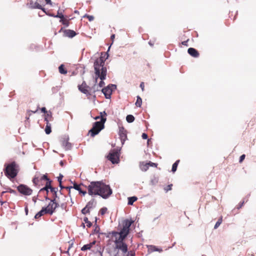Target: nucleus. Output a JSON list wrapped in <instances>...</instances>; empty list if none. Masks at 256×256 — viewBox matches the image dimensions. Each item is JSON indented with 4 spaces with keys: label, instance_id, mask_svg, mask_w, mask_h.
I'll return each mask as SVG.
<instances>
[{
    "label": "nucleus",
    "instance_id": "1",
    "mask_svg": "<svg viewBox=\"0 0 256 256\" xmlns=\"http://www.w3.org/2000/svg\"><path fill=\"white\" fill-rule=\"evenodd\" d=\"M133 222L134 220L126 219L123 221L122 228L119 232L112 231V235L115 238L114 240L115 244L114 251L116 252L114 256L118 255L119 250H121L123 254L127 253L128 244L124 242V240L130 232V227Z\"/></svg>",
    "mask_w": 256,
    "mask_h": 256
},
{
    "label": "nucleus",
    "instance_id": "2",
    "mask_svg": "<svg viewBox=\"0 0 256 256\" xmlns=\"http://www.w3.org/2000/svg\"><path fill=\"white\" fill-rule=\"evenodd\" d=\"M88 193L91 196H100L104 199L108 198L112 193L109 185L102 181H93L87 186Z\"/></svg>",
    "mask_w": 256,
    "mask_h": 256
},
{
    "label": "nucleus",
    "instance_id": "3",
    "mask_svg": "<svg viewBox=\"0 0 256 256\" xmlns=\"http://www.w3.org/2000/svg\"><path fill=\"white\" fill-rule=\"evenodd\" d=\"M104 62L105 60L104 59L102 56H100L99 58L96 60L94 64L95 74L101 80L98 85V88L103 87L105 84L104 80L106 78L107 69L104 66Z\"/></svg>",
    "mask_w": 256,
    "mask_h": 256
},
{
    "label": "nucleus",
    "instance_id": "4",
    "mask_svg": "<svg viewBox=\"0 0 256 256\" xmlns=\"http://www.w3.org/2000/svg\"><path fill=\"white\" fill-rule=\"evenodd\" d=\"M106 120V118H102L100 121H97L93 124L92 128L89 130L91 136L97 135L104 128V123Z\"/></svg>",
    "mask_w": 256,
    "mask_h": 256
},
{
    "label": "nucleus",
    "instance_id": "5",
    "mask_svg": "<svg viewBox=\"0 0 256 256\" xmlns=\"http://www.w3.org/2000/svg\"><path fill=\"white\" fill-rule=\"evenodd\" d=\"M4 166V172L5 175L10 179L14 178L18 174L17 166L16 162H12L10 164H6Z\"/></svg>",
    "mask_w": 256,
    "mask_h": 256
},
{
    "label": "nucleus",
    "instance_id": "6",
    "mask_svg": "<svg viewBox=\"0 0 256 256\" xmlns=\"http://www.w3.org/2000/svg\"><path fill=\"white\" fill-rule=\"evenodd\" d=\"M116 88V84H110L107 86L103 88L102 92L106 98L110 99L111 98L112 92Z\"/></svg>",
    "mask_w": 256,
    "mask_h": 256
},
{
    "label": "nucleus",
    "instance_id": "7",
    "mask_svg": "<svg viewBox=\"0 0 256 256\" xmlns=\"http://www.w3.org/2000/svg\"><path fill=\"white\" fill-rule=\"evenodd\" d=\"M106 158L112 164H118L120 161L118 152L115 150L110 152Z\"/></svg>",
    "mask_w": 256,
    "mask_h": 256
},
{
    "label": "nucleus",
    "instance_id": "8",
    "mask_svg": "<svg viewBox=\"0 0 256 256\" xmlns=\"http://www.w3.org/2000/svg\"><path fill=\"white\" fill-rule=\"evenodd\" d=\"M17 189L20 194L25 196L31 195L32 192V190L30 188L24 184H20Z\"/></svg>",
    "mask_w": 256,
    "mask_h": 256
},
{
    "label": "nucleus",
    "instance_id": "9",
    "mask_svg": "<svg viewBox=\"0 0 256 256\" xmlns=\"http://www.w3.org/2000/svg\"><path fill=\"white\" fill-rule=\"evenodd\" d=\"M78 88L80 91L86 94L87 96L91 95L90 92L88 90V88L89 89L90 86L86 84L85 81H84L81 85H79Z\"/></svg>",
    "mask_w": 256,
    "mask_h": 256
},
{
    "label": "nucleus",
    "instance_id": "10",
    "mask_svg": "<svg viewBox=\"0 0 256 256\" xmlns=\"http://www.w3.org/2000/svg\"><path fill=\"white\" fill-rule=\"evenodd\" d=\"M69 137L68 136H64L62 138V144L65 150H69L72 148V144L68 142Z\"/></svg>",
    "mask_w": 256,
    "mask_h": 256
},
{
    "label": "nucleus",
    "instance_id": "11",
    "mask_svg": "<svg viewBox=\"0 0 256 256\" xmlns=\"http://www.w3.org/2000/svg\"><path fill=\"white\" fill-rule=\"evenodd\" d=\"M119 136L122 142V144H124V141L127 138L126 130H124V127L120 128Z\"/></svg>",
    "mask_w": 256,
    "mask_h": 256
},
{
    "label": "nucleus",
    "instance_id": "12",
    "mask_svg": "<svg viewBox=\"0 0 256 256\" xmlns=\"http://www.w3.org/2000/svg\"><path fill=\"white\" fill-rule=\"evenodd\" d=\"M52 182V180H50L48 182H46L45 186L44 188H42L39 190V192H40L43 191H46V194H48L49 192L48 190H50L51 191V188H54L51 185Z\"/></svg>",
    "mask_w": 256,
    "mask_h": 256
},
{
    "label": "nucleus",
    "instance_id": "13",
    "mask_svg": "<svg viewBox=\"0 0 256 256\" xmlns=\"http://www.w3.org/2000/svg\"><path fill=\"white\" fill-rule=\"evenodd\" d=\"M188 54L194 58H198L199 56L198 51L192 48H190L188 50Z\"/></svg>",
    "mask_w": 256,
    "mask_h": 256
},
{
    "label": "nucleus",
    "instance_id": "14",
    "mask_svg": "<svg viewBox=\"0 0 256 256\" xmlns=\"http://www.w3.org/2000/svg\"><path fill=\"white\" fill-rule=\"evenodd\" d=\"M28 6L31 9L34 8H41V5L38 2L34 3L32 0H30L29 3L27 4Z\"/></svg>",
    "mask_w": 256,
    "mask_h": 256
},
{
    "label": "nucleus",
    "instance_id": "15",
    "mask_svg": "<svg viewBox=\"0 0 256 256\" xmlns=\"http://www.w3.org/2000/svg\"><path fill=\"white\" fill-rule=\"evenodd\" d=\"M64 34L66 36L70 38L74 37L76 34V32L71 30H64Z\"/></svg>",
    "mask_w": 256,
    "mask_h": 256
},
{
    "label": "nucleus",
    "instance_id": "16",
    "mask_svg": "<svg viewBox=\"0 0 256 256\" xmlns=\"http://www.w3.org/2000/svg\"><path fill=\"white\" fill-rule=\"evenodd\" d=\"M73 186V188L75 189L76 190L78 191L79 194H82L83 196H84L86 194V191L82 190L80 185L74 182Z\"/></svg>",
    "mask_w": 256,
    "mask_h": 256
},
{
    "label": "nucleus",
    "instance_id": "17",
    "mask_svg": "<svg viewBox=\"0 0 256 256\" xmlns=\"http://www.w3.org/2000/svg\"><path fill=\"white\" fill-rule=\"evenodd\" d=\"M147 247L148 248V250L150 251V252H162V248H158L156 246L153 245L147 246Z\"/></svg>",
    "mask_w": 256,
    "mask_h": 256
},
{
    "label": "nucleus",
    "instance_id": "18",
    "mask_svg": "<svg viewBox=\"0 0 256 256\" xmlns=\"http://www.w3.org/2000/svg\"><path fill=\"white\" fill-rule=\"evenodd\" d=\"M96 204V202L94 198H92L90 202H88L86 206L90 210L92 208L95 207Z\"/></svg>",
    "mask_w": 256,
    "mask_h": 256
},
{
    "label": "nucleus",
    "instance_id": "19",
    "mask_svg": "<svg viewBox=\"0 0 256 256\" xmlns=\"http://www.w3.org/2000/svg\"><path fill=\"white\" fill-rule=\"evenodd\" d=\"M50 203H49L48 206L46 207H42V210L44 212V214H49L50 215L52 214V211L50 210Z\"/></svg>",
    "mask_w": 256,
    "mask_h": 256
},
{
    "label": "nucleus",
    "instance_id": "20",
    "mask_svg": "<svg viewBox=\"0 0 256 256\" xmlns=\"http://www.w3.org/2000/svg\"><path fill=\"white\" fill-rule=\"evenodd\" d=\"M52 112L50 110H48V112L44 114V121L48 122H49V121L52 120Z\"/></svg>",
    "mask_w": 256,
    "mask_h": 256
},
{
    "label": "nucleus",
    "instance_id": "21",
    "mask_svg": "<svg viewBox=\"0 0 256 256\" xmlns=\"http://www.w3.org/2000/svg\"><path fill=\"white\" fill-rule=\"evenodd\" d=\"M97 220H98V218L96 217V218H95V222H94V226L95 227V228L94 230V233L99 234L100 232V228L97 224Z\"/></svg>",
    "mask_w": 256,
    "mask_h": 256
},
{
    "label": "nucleus",
    "instance_id": "22",
    "mask_svg": "<svg viewBox=\"0 0 256 256\" xmlns=\"http://www.w3.org/2000/svg\"><path fill=\"white\" fill-rule=\"evenodd\" d=\"M58 70L60 73L61 74H67V70L64 68V66L63 64H60L58 67Z\"/></svg>",
    "mask_w": 256,
    "mask_h": 256
},
{
    "label": "nucleus",
    "instance_id": "23",
    "mask_svg": "<svg viewBox=\"0 0 256 256\" xmlns=\"http://www.w3.org/2000/svg\"><path fill=\"white\" fill-rule=\"evenodd\" d=\"M46 125L44 130L46 134H49L52 132L51 124L49 122H46Z\"/></svg>",
    "mask_w": 256,
    "mask_h": 256
},
{
    "label": "nucleus",
    "instance_id": "24",
    "mask_svg": "<svg viewBox=\"0 0 256 256\" xmlns=\"http://www.w3.org/2000/svg\"><path fill=\"white\" fill-rule=\"evenodd\" d=\"M138 200L137 197L135 196H131L128 198V205H132L134 202H136Z\"/></svg>",
    "mask_w": 256,
    "mask_h": 256
},
{
    "label": "nucleus",
    "instance_id": "25",
    "mask_svg": "<svg viewBox=\"0 0 256 256\" xmlns=\"http://www.w3.org/2000/svg\"><path fill=\"white\" fill-rule=\"evenodd\" d=\"M98 86L96 84H94L92 87L89 88V90L92 92L94 93L99 90Z\"/></svg>",
    "mask_w": 256,
    "mask_h": 256
},
{
    "label": "nucleus",
    "instance_id": "26",
    "mask_svg": "<svg viewBox=\"0 0 256 256\" xmlns=\"http://www.w3.org/2000/svg\"><path fill=\"white\" fill-rule=\"evenodd\" d=\"M149 166L147 164V163L144 164V162L140 163V168L142 171L146 172V171Z\"/></svg>",
    "mask_w": 256,
    "mask_h": 256
},
{
    "label": "nucleus",
    "instance_id": "27",
    "mask_svg": "<svg viewBox=\"0 0 256 256\" xmlns=\"http://www.w3.org/2000/svg\"><path fill=\"white\" fill-rule=\"evenodd\" d=\"M134 117L132 114H128L126 116V120L128 122L131 123L134 120Z\"/></svg>",
    "mask_w": 256,
    "mask_h": 256
},
{
    "label": "nucleus",
    "instance_id": "28",
    "mask_svg": "<svg viewBox=\"0 0 256 256\" xmlns=\"http://www.w3.org/2000/svg\"><path fill=\"white\" fill-rule=\"evenodd\" d=\"M136 98H137L136 102L135 104L136 106L137 107H140L142 106V99L139 96H136Z\"/></svg>",
    "mask_w": 256,
    "mask_h": 256
},
{
    "label": "nucleus",
    "instance_id": "29",
    "mask_svg": "<svg viewBox=\"0 0 256 256\" xmlns=\"http://www.w3.org/2000/svg\"><path fill=\"white\" fill-rule=\"evenodd\" d=\"M180 162V160H177L172 166V171L173 172H174L176 170H177V167H178V164Z\"/></svg>",
    "mask_w": 256,
    "mask_h": 256
},
{
    "label": "nucleus",
    "instance_id": "30",
    "mask_svg": "<svg viewBox=\"0 0 256 256\" xmlns=\"http://www.w3.org/2000/svg\"><path fill=\"white\" fill-rule=\"evenodd\" d=\"M57 190L58 188H51V192L53 193V198H54L56 200V198H58L57 196Z\"/></svg>",
    "mask_w": 256,
    "mask_h": 256
},
{
    "label": "nucleus",
    "instance_id": "31",
    "mask_svg": "<svg viewBox=\"0 0 256 256\" xmlns=\"http://www.w3.org/2000/svg\"><path fill=\"white\" fill-rule=\"evenodd\" d=\"M84 221L85 222V223L86 224V226L88 228H90L92 226V223L88 220V218L87 217H84Z\"/></svg>",
    "mask_w": 256,
    "mask_h": 256
},
{
    "label": "nucleus",
    "instance_id": "32",
    "mask_svg": "<svg viewBox=\"0 0 256 256\" xmlns=\"http://www.w3.org/2000/svg\"><path fill=\"white\" fill-rule=\"evenodd\" d=\"M222 222V217L220 218L214 226V229H216Z\"/></svg>",
    "mask_w": 256,
    "mask_h": 256
},
{
    "label": "nucleus",
    "instance_id": "33",
    "mask_svg": "<svg viewBox=\"0 0 256 256\" xmlns=\"http://www.w3.org/2000/svg\"><path fill=\"white\" fill-rule=\"evenodd\" d=\"M44 214V212H42V210H41L40 212H38L34 216V218L37 219V218H40L42 216H43Z\"/></svg>",
    "mask_w": 256,
    "mask_h": 256
},
{
    "label": "nucleus",
    "instance_id": "34",
    "mask_svg": "<svg viewBox=\"0 0 256 256\" xmlns=\"http://www.w3.org/2000/svg\"><path fill=\"white\" fill-rule=\"evenodd\" d=\"M90 246L88 244H84L81 250L82 251H86L88 250H90Z\"/></svg>",
    "mask_w": 256,
    "mask_h": 256
},
{
    "label": "nucleus",
    "instance_id": "35",
    "mask_svg": "<svg viewBox=\"0 0 256 256\" xmlns=\"http://www.w3.org/2000/svg\"><path fill=\"white\" fill-rule=\"evenodd\" d=\"M50 202H52L54 204V206L56 208L59 206V204L56 202L55 198L50 200Z\"/></svg>",
    "mask_w": 256,
    "mask_h": 256
},
{
    "label": "nucleus",
    "instance_id": "36",
    "mask_svg": "<svg viewBox=\"0 0 256 256\" xmlns=\"http://www.w3.org/2000/svg\"><path fill=\"white\" fill-rule=\"evenodd\" d=\"M83 18H87L89 21L91 22L92 21L94 20V16H92L88 15L87 14H86L83 16Z\"/></svg>",
    "mask_w": 256,
    "mask_h": 256
},
{
    "label": "nucleus",
    "instance_id": "37",
    "mask_svg": "<svg viewBox=\"0 0 256 256\" xmlns=\"http://www.w3.org/2000/svg\"><path fill=\"white\" fill-rule=\"evenodd\" d=\"M81 212L82 214H86L88 213H90V210L87 208H86V206H85L82 210Z\"/></svg>",
    "mask_w": 256,
    "mask_h": 256
},
{
    "label": "nucleus",
    "instance_id": "38",
    "mask_svg": "<svg viewBox=\"0 0 256 256\" xmlns=\"http://www.w3.org/2000/svg\"><path fill=\"white\" fill-rule=\"evenodd\" d=\"M60 22H61L66 27H68L69 26L68 22L67 20H64V18L60 20Z\"/></svg>",
    "mask_w": 256,
    "mask_h": 256
},
{
    "label": "nucleus",
    "instance_id": "39",
    "mask_svg": "<svg viewBox=\"0 0 256 256\" xmlns=\"http://www.w3.org/2000/svg\"><path fill=\"white\" fill-rule=\"evenodd\" d=\"M56 18H60V20H62L64 18V16L62 12H60V11L58 10L57 14L56 15Z\"/></svg>",
    "mask_w": 256,
    "mask_h": 256
},
{
    "label": "nucleus",
    "instance_id": "40",
    "mask_svg": "<svg viewBox=\"0 0 256 256\" xmlns=\"http://www.w3.org/2000/svg\"><path fill=\"white\" fill-rule=\"evenodd\" d=\"M44 2V0H37V2L41 4ZM46 3L48 4H52L51 0H45Z\"/></svg>",
    "mask_w": 256,
    "mask_h": 256
},
{
    "label": "nucleus",
    "instance_id": "41",
    "mask_svg": "<svg viewBox=\"0 0 256 256\" xmlns=\"http://www.w3.org/2000/svg\"><path fill=\"white\" fill-rule=\"evenodd\" d=\"M106 211H107V208L106 207H104L100 210V212L102 215H104L106 214Z\"/></svg>",
    "mask_w": 256,
    "mask_h": 256
},
{
    "label": "nucleus",
    "instance_id": "42",
    "mask_svg": "<svg viewBox=\"0 0 256 256\" xmlns=\"http://www.w3.org/2000/svg\"><path fill=\"white\" fill-rule=\"evenodd\" d=\"M74 240H71L70 242H69V246L68 248V250L66 251L67 253H68L69 250L72 248L73 244H74Z\"/></svg>",
    "mask_w": 256,
    "mask_h": 256
},
{
    "label": "nucleus",
    "instance_id": "43",
    "mask_svg": "<svg viewBox=\"0 0 256 256\" xmlns=\"http://www.w3.org/2000/svg\"><path fill=\"white\" fill-rule=\"evenodd\" d=\"M6 192H8L11 194H16V192L15 190H14L10 188H7Z\"/></svg>",
    "mask_w": 256,
    "mask_h": 256
},
{
    "label": "nucleus",
    "instance_id": "44",
    "mask_svg": "<svg viewBox=\"0 0 256 256\" xmlns=\"http://www.w3.org/2000/svg\"><path fill=\"white\" fill-rule=\"evenodd\" d=\"M147 164L148 165V166H152V167H156L158 164L156 163L152 162L150 161L147 162Z\"/></svg>",
    "mask_w": 256,
    "mask_h": 256
},
{
    "label": "nucleus",
    "instance_id": "45",
    "mask_svg": "<svg viewBox=\"0 0 256 256\" xmlns=\"http://www.w3.org/2000/svg\"><path fill=\"white\" fill-rule=\"evenodd\" d=\"M41 180H46V182H48L50 180H51L49 178H48L46 174H44L42 178H41Z\"/></svg>",
    "mask_w": 256,
    "mask_h": 256
},
{
    "label": "nucleus",
    "instance_id": "46",
    "mask_svg": "<svg viewBox=\"0 0 256 256\" xmlns=\"http://www.w3.org/2000/svg\"><path fill=\"white\" fill-rule=\"evenodd\" d=\"M112 231L108 233L106 232H100L99 234H104L106 236V238H108L110 237V236L112 234Z\"/></svg>",
    "mask_w": 256,
    "mask_h": 256
},
{
    "label": "nucleus",
    "instance_id": "47",
    "mask_svg": "<svg viewBox=\"0 0 256 256\" xmlns=\"http://www.w3.org/2000/svg\"><path fill=\"white\" fill-rule=\"evenodd\" d=\"M64 177L63 175L61 174H59V176L57 178H58V181L59 183H62V179Z\"/></svg>",
    "mask_w": 256,
    "mask_h": 256
},
{
    "label": "nucleus",
    "instance_id": "48",
    "mask_svg": "<svg viewBox=\"0 0 256 256\" xmlns=\"http://www.w3.org/2000/svg\"><path fill=\"white\" fill-rule=\"evenodd\" d=\"M50 210L52 211V214H53L54 212H55L56 208H55L54 206V205L52 202H50Z\"/></svg>",
    "mask_w": 256,
    "mask_h": 256
},
{
    "label": "nucleus",
    "instance_id": "49",
    "mask_svg": "<svg viewBox=\"0 0 256 256\" xmlns=\"http://www.w3.org/2000/svg\"><path fill=\"white\" fill-rule=\"evenodd\" d=\"M100 118H106L105 116H107V114L105 111L100 112Z\"/></svg>",
    "mask_w": 256,
    "mask_h": 256
},
{
    "label": "nucleus",
    "instance_id": "50",
    "mask_svg": "<svg viewBox=\"0 0 256 256\" xmlns=\"http://www.w3.org/2000/svg\"><path fill=\"white\" fill-rule=\"evenodd\" d=\"M38 178H36V177H34L33 180H32V182H34V184H37L38 182Z\"/></svg>",
    "mask_w": 256,
    "mask_h": 256
},
{
    "label": "nucleus",
    "instance_id": "51",
    "mask_svg": "<svg viewBox=\"0 0 256 256\" xmlns=\"http://www.w3.org/2000/svg\"><path fill=\"white\" fill-rule=\"evenodd\" d=\"M172 184H168V186H167L166 188H164V190L166 191V192H168V190H170L172 189Z\"/></svg>",
    "mask_w": 256,
    "mask_h": 256
},
{
    "label": "nucleus",
    "instance_id": "52",
    "mask_svg": "<svg viewBox=\"0 0 256 256\" xmlns=\"http://www.w3.org/2000/svg\"><path fill=\"white\" fill-rule=\"evenodd\" d=\"M245 157H246L245 154H242V155L240 156V158L239 162H240V163H241V162L244 160V159Z\"/></svg>",
    "mask_w": 256,
    "mask_h": 256
},
{
    "label": "nucleus",
    "instance_id": "53",
    "mask_svg": "<svg viewBox=\"0 0 256 256\" xmlns=\"http://www.w3.org/2000/svg\"><path fill=\"white\" fill-rule=\"evenodd\" d=\"M40 110L42 112H44V114H46L48 112V111L46 110V109L45 107L42 108Z\"/></svg>",
    "mask_w": 256,
    "mask_h": 256
},
{
    "label": "nucleus",
    "instance_id": "54",
    "mask_svg": "<svg viewBox=\"0 0 256 256\" xmlns=\"http://www.w3.org/2000/svg\"><path fill=\"white\" fill-rule=\"evenodd\" d=\"M64 188L68 190V194H69L70 196V189L71 188H73V186H66V188Z\"/></svg>",
    "mask_w": 256,
    "mask_h": 256
},
{
    "label": "nucleus",
    "instance_id": "55",
    "mask_svg": "<svg viewBox=\"0 0 256 256\" xmlns=\"http://www.w3.org/2000/svg\"><path fill=\"white\" fill-rule=\"evenodd\" d=\"M142 137L144 140H146L148 138V134L146 133H142Z\"/></svg>",
    "mask_w": 256,
    "mask_h": 256
},
{
    "label": "nucleus",
    "instance_id": "56",
    "mask_svg": "<svg viewBox=\"0 0 256 256\" xmlns=\"http://www.w3.org/2000/svg\"><path fill=\"white\" fill-rule=\"evenodd\" d=\"M244 201H243V202H240V203L239 204L238 206H237V208H238V209H240V208L243 206V205H244Z\"/></svg>",
    "mask_w": 256,
    "mask_h": 256
},
{
    "label": "nucleus",
    "instance_id": "57",
    "mask_svg": "<svg viewBox=\"0 0 256 256\" xmlns=\"http://www.w3.org/2000/svg\"><path fill=\"white\" fill-rule=\"evenodd\" d=\"M38 196V195H37L36 196H34L32 198V200L34 202V204H35L36 202L37 198Z\"/></svg>",
    "mask_w": 256,
    "mask_h": 256
},
{
    "label": "nucleus",
    "instance_id": "58",
    "mask_svg": "<svg viewBox=\"0 0 256 256\" xmlns=\"http://www.w3.org/2000/svg\"><path fill=\"white\" fill-rule=\"evenodd\" d=\"M140 88H142V91H144V82H142L140 84Z\"/></svg>",
    "mask_w": 256,
    "mask_h": 256
},
{
    "label": "nucleus",
    "instance_id": "59",
    "mask_svg": "<svg viewBox=\"0 0 256 256\" xmlns=\"http://www.w3.org/2000/svg\"><path fill=\"white\" fill-rule=\"evenodd\" d=\"M96 242V240H94V241H93L92 242H90V243L88 244L90 246V248H92V247L94 244H95Z\"/></svg>",
    "mask_w": 256,
    "mask_h": 256
},
{
    "label": "nucleus",
    "instance_id": "60",
    "mask_svg": "<svg viewBox=\"0 0 256 256\" xmlns=\"http://www.w3.org/2000/svg\"><path fill=\"white\" fill-rule=\"evenodd\" d=\"M59 186L61 190L64 189L66 188V186H64L62 185V183H59Z\"/></svg>",
    "mask_w": 256,
    "mask_h": 256
},
{
    "label": "nucleus",
    "instance_id": "61",
    "mask_svg": "<svg viewBox=\"0 0 256 256\" xmlns=\"http://www.w3.org/2000/svg\"><path fill=\"white\" fill-rule=\"evenodd\" d=\"M24 210H25V212H26V215H28V208L27 206L26 207H25Z\"/></svg>",
    "mask_w": 256,
    "mask_h": 256
},
{
    "label": "nucleus",
    "instance_id": "62",
    "mask_svg": "<svg viewBox=\"0 0 256 256\" xmlns=\"http://www.w3.org/2000/svg\"><path fill=\"white\" fill-rule=\"evenodd\" d=\"M40 10H42L44 12H45L46 14H48L46 12V9L42 7V6H41V8H39Z\"/></svg>",
    "mask_w": 256,
    "mask_h": 256
},
{
    "label": "nucleus",
    "instance_id": "63",
    "mask_svg": "<svg viewBox=\"0 0 256 256\" xmlns=\"http://www.w3.org/2000/svg\"><path fill=\"white\" fill-rule=\"evenodd\" d=\"M98 78V76H96V77L95 78L94 80V84H96Z\"/></svg>",
    "mask_w": 256,
    "mask_h": 256
},
{
    "label": "nucleus",
    "instance_id": "64",
    "mask_svg": "<svg viewBox=\"0 0 256 256\" xmlns=\"http://www.w3.org/2000/svg\"><path fill=\"white\" fill-rule=\"evenodd\" d=\"M187 42H188V40L184 41L182 42V44L184 46H187Z\"/></svg>",
    "mask_w": 256,
    "mask_h": 256
}]
</instances>
